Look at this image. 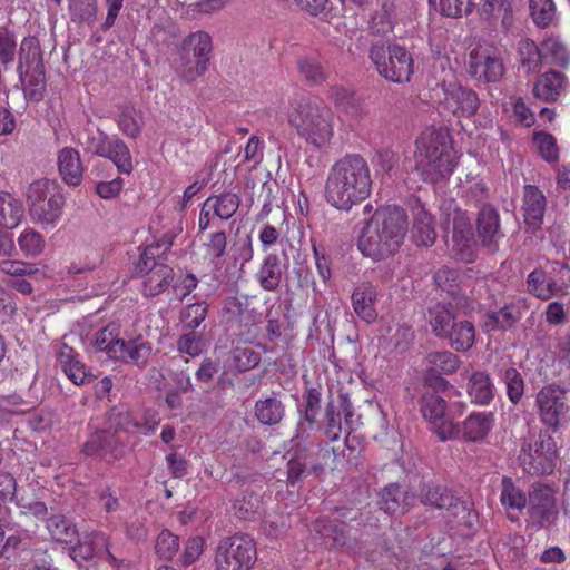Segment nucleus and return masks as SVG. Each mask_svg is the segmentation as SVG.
<instances>
[{"label": "nucleus", "mask_w": 570, "mask_h": 570, "mask_svg": "<svg viewBox=\"0 0 570 570\" xmlns=\"http://www.w3.org/2000/svg\"><path fill=\"white\" fill-rule=\"evenodd\" d=\"M409 228L405 210L399 206L377 208L366 222L358 239V248L373 261H384L401 248Z\"/></svg>", "instance_id": "obj_1"}, {"label": "nucleus", "mask_w": 570, "mask_h": 570, "mask_svg": "<svg viewBox=\"0 0 570 570\" xmlns=\"http://www.w3.org/2000/svg\"><path fill=\"white\" fill-rule=\"evenodd\" d=\"M371 191V169L362 156L346 155L333 164L325 184L328 204L341 210H350L364 202Z\"/></svg>", "instance_id": "obj_2"}, {"label": "nucleus", "mask_w": 570, "mask_h": 570, "mask_svg": "<svg viewBox=\"0 0 570 570\" xmlns=\"http://www.w3.org/2000/svg\"><path fill=\"white\" fill-rule=\"evenodd\" d=\"M415 167L425 180L436 181L454 168V151L450 130L431 126L416 140Z\"/></svg>", "instance_id": "obj_3"}, {"label": "nucleus", "mask_w": 570, "mask_h": 570, "mask_svg": "<svg viewBox=\"0 0 570 570\" xmlns=\"http://www.w3.org/2000/svg\"><path fill=\"white\" fill-rule=\"evenodd\" d=\"M287 122L308 146L322 148L334 136L332 110L318 99H301L291 105Z\"/></svg>", "instance_id": "obj_4"}, {"label": "nucleus", "mask_w": 570, "mask_h": 570, "mask_svg": "<svg viewBox=\"0 0 570 570\" xmlns=\"http://www.w3.org/2000/svg\"><path fill=\"white\" fill-rule=\"evenodd\" d=\"M213 50L212 37L198 30L184 38L174 60V69L178 77L187 83L196 81L208 69Z\"/></svg>", "instance_id": "obj_5"}, {"label": "nucleus", "mask_w": 570, "mask_h": 570, "mask_svg": "<svg viewBox=\"0 0 570 570\" xmlns=\"http://www.w3.org/2000/svg\"><path fill=\"white\" fill-rule=\"evenodd\" d=\"M370 59L379 75L391 82H407L414 72L412 55L396 43H373L370 48Z\"/></svg>", "instance_id": "obj_6"}, {"label": "nucleus", "mask_w": 570, "mask_h": 570, "mask_svg": "<svg viewBox=\"0 0 570 570\" xmlns=\"http://www.w3.org/2000/svg\"><path fill=\"white\" fill-rule=\"evenodd\" d=\"M421 501L440 510H444L445 517L455 527L471 531L478 523V513L456 498L450 490L441 485H426L422 490Z\"/></svg>", "instance_id": "obj_7"}, {"label": "nucleus", "mask_w": 570, "mask_h": 570, "mask_svg": "<svg viewBox=\"0 0 570 570\" xmlns=\"http://www.w3.org/2000/svg\"><path fill=\"white\" fill-rule=\"evenodd\" d=\"M256 559V547L247 535L235 534L219 541L216 556V570H249Z\"/></svg>", "instance_id": "obj_8"}, {"label": "nucleus", "mask_w": 570, "mask_h": 570, "mask_svg": "<svg viewBox=\"0 0 570 570\" xmlns=\"http://www.w3.org/2000/svg\"><path fill=\"white\" fill-rule=\"evenodd\" d=\"M523 470L533 475H550L553 473L558 450L554 440L550 435L540 434L528 443H524L520 453Z\"/></svg>", "instance_id": "obj_9"}, {"label": "nucleus", "mask_w": 570, "mask_h": 570, "mask_svg": "<svg viewBox=\"0 0 570 570\" xmlns=\"http://www.w3.org/2000/svg\"><path fill=\"white\" fill-rule=\"evenodd\" d=\"M567 391L558 384L551 383L542 386L535 395V406L543 425L558 431L567 421L569 405Z\"/></svg>", "instance_id": "obj_10"}, {"label": "nucleus", "mask_w": 570, "mask_h": 570, "mask_svg": "<svg viewBox=\"0 0 570 570\" xmlns=\"http://www.w3.org/2000/svg\"><path fill=\"white\" fill-rule=\"evenodd\" d=\"M83 145L94 155L109 158L120 173L129 174L132 169L128 147L118 138H110L99 129H86Z\"/></svg>", "instance_id": "obj_11"}, {"label": "nucleus", "mask_w": 570, "mask_h": 570, "mask_svg": "<svg viewBox=\"0 0 570 570\" xmlns=\"http://www.w3.org/2000/svg\"><path fill=\"white\" fill-rule=\"evenodd\" d=\"M173 245V236L165 234L155 244L145 247V268L148 266L147 258L155 261L163 257ZM173 278V269L163 263L154 262L145 275V288L148 287V295L161 293Z\"/></svg>", "instance_id": "obj_12"}, {"label": "nucleus", "mask_w": 570, "mask_h": 570, "mask_svg": "<svg viewBox=\"0 0 570 570\" xmlns=\"http://www.w3.org/2000/svg\"><path fill=\"white\" fill-rule=\"evenodd\" d=\"M443 216L445 227L452 228V239L460 259L471 262L475 242L470 217L452 204L443 207Z\"/></svg>", "instance_id": "obj_13"}, {"label": "nucleus", "mask_w": 570, "mask_h": 570, "mask_svg": "<svg viewBox=\"0 0 570 570\" xmlns=\"http://www.w3.org/2000/svg\"><path fill=\"white\" fill-rule=\"evenodd\" d=\"M94 347L97 352L106 353L108 358L126 363H137L140 356L135 341L126 342L118 337V327L115 324H109L96 333Z\"/></svg>", "instance_id": "obj_14"}, {"label": "nucleus", "mask_w": 570, "mask_h": 570, "mask_svg": "<svg viewBox=\"0 0 570 570\" xmlns=\"http://www.w3.org/2000/svg\"><path fill=\"white\" fill-rule=\"evenodd\" d=\"M505 68L497 49L479 47L469 56L468 72L478 81L497 82L504 75Z\"/></svg>", "instance_id": "obj_15"}, {"label": "nucleus", "mask_w": 570, "mask_h": 570, "mask_svg": "<svg viewBox=\"0 0 570 570\" xmlns=\"http://www.w3.org/2000/svg\"><path fill=\"white\" fill-rule=\"evenodd\" d=\"M420 410L441 441L452 440L458 435L456 425L445 416L446 403L441 396L434 393L424 394L420 402Z\"/></svg>", "instance_id": "obj_16"}, {"label": "nucleus", "mask_w": 570, "mask_h": 570, "mask_svg": "<svg viewBox=\"0 0 570 570\" xmlns=\"http://www.w3.org/2000/svg\"><path fill=\"white\" fill-rule=\"evenodd\" d=\"M443 98L441 106L456 117L474 116L480 107V99L475 91L456 82H443L441 86Z\"/></svg>", "instance_id": "obj_17"}, {"label": "nucleus", "mask_w": 570, "mask_h": 570, "mask_svg": "<svg viewBox=\"0 0 570 570\" xmlns=\"http://www.w3.org/2000/svg\"><path fill=\"white\" fill-rule=\"evenodd\" d=\"M124 443L125 440L106 425L90 434L82 445L81 452L87 456L99 458L110 462L122 455Z\"/></svg>", "instance_id": "obj_18"}, {"label": "nucleus", "mask_w": 570, "mask_h": 570, "mask_svg": "<svg viewBox=\"0 0 570 570\" xmlns=\"http://www.w3.org/2000/svg\"><path fill=\"white\" fill-rule=\"evenodd\" d=\"M357 422L346 397L340 396L325 409V434L331 441H336L342 434H350Z\"/></svg>", "instance_id": "obj_19"}, {"label": "nucleus", "mask_w": 570, "mask_h": 570, "mask_svg": "<svg viewBox=\"0 0 570 570\" xmlns=\"http://www.w3.org/2000/svg\"><path fill=\"white\" fill-rule=\"evenodd\" d=\"M529 514L541 528L550 527L558 515L556 498L551 488L537 485L529 493Z\"/></svg>", "instance_id": "obj_20"}, {"label": "nucleus", "mask_w": 570, "mask_h": 570, "mask_svg": "<svg viewBox=\"0 0 570 570\" xmlns=\"http://www.w3.org/2000/svg\"><path fill=\"white\" fill-rule=\"evenodd\" d=\"M515 0H478L474 2V10L479 18L489 23L498 20L504 30H510L513 26V3Z\"/></svg>", "instance_id": "obj_21"}, {"label": "nucleus", "mask_w": 570, "mask_h": 570, "mask_svg": "<svg viewBox=\"0 0 570 570\" xmlns=\"http://www.w3.org/2000/svg\"><path fill=\"white\" fill-rule=\"evenodd\" d=\"M426 377L425 380L432 384L435 381V386L446 387L448 382L439 376V374H452L460 366V360L456 355L449 351L432 352L426 358Z\"/></svg>", "instance_id": "obj_22"}, {"label": "nucleus", "mask_w": 570, "mask_h": 570, "mask_svg": "<svg viewBox=\"0 0 570 570\" xmlns=\"http://www.w3.org/2000/svg\"><path fill=\"white\" fill-rule=\"evenodd\" d=\"M376 298V287L368 282L358 284L351 296L355 314L368 324L374 323L377 318L375 308Z\"/></svg>", "instance_id": "obj_23"}, {"label": "nucleus", "mask_w": 570, "mask_h": 570, "mask_svg": "<svg viewBox=\"0 0 570 570\" xmlns=\"http://www.w3.org/2000/svg\"><path fill=\"white\" fill-rule=\"evenodd\" d=\"M57 356L63 372L73 384L83 385L95 379L79 360V354L68 344L61 343Z\"/></svg>", "instance_id": "obj_24"}, {"label": "nucleus", "mask_w": 570, "mask_h": 570, "mask_svg": "<svg viewBox=\"0 0 570 570\" xmlns=\"http://www.w3.org/2000/svg\"><path fill=\"white\" fill-rule=\"evenodd\" d=\"M546 205V197L537 186L527 185L524 187L522 210L524 222L532 230H537L541 226Z\"/></svg>", "instance_id": "obj_25"}, {"label": "nucleus", "mask_w": 570, "mask_h": 570, "mask_svg": "<svg viewBox=\"0 0 570 570\" xmlns=\"http://www.w3.org/2000/svg\"><path fill=\"white\" fill-rule=\"evenodd\" d=\"M58 170L61 179L72 187L81 184L83 177V166L80 154L72 147H65L58 153Z\"/></svg>", "instance_id": "obj_26"}, {"label": "nucleus", "mask_w": 570, "mask_h": 570, "mask_svg": "<svg viewBox=\"0 0 570 570\" xmlns=\"http://www.w3.org/2000/svg\"><path fill=\"white\" fill-rule=\"evenodd\" d=\"M478 235L483 245H494L500 237V218L498 210L491 205H484L476 219Z\"/></svg>", "instance_id": "obj_27"}, {"label": "nucleus", "mask_w": 570, "mask_h": 570, "mask_svg": "<svg viewBox=\"0 0 570 570\" xmlns=\"http://www.w3.org/2000/svg\"><path fill=\"white\" fill-rule=\"evenodd\" d=\"M414 495L403 492L399 484L386 485L380 494V505L389 513H405L414 503Z\"/></svg>", "instance_id": "obj_28"}, {"label": "nucleus", "mask_w": 570, "mask_h": 570, "mask_svg": "<svg viewBox=\"0 0 570 570\" xmlns=\"http://www.w3.org/2000/svg\"><path fill=\"white\" fill-rule=\"evenodd\" d=\"M17 72L22 85L24 98L32 102L41 101L47 87L46 70L37 68V70L21 71V66H17Z\"/></svg>", "instance_id": "obj_29"}, {"label": "nucleus", "mask_w": 570, "mask_h": 570, "mask_svg": "<svg viewBox=\"0 0 570 570\" xmlns=\"http://www.w3.org/2000/svg\"><path fill=\"white\" fill-rule=\"evenodd\" d=\"M500 502L507 511L521 512L528 504V495L517 481L503 476L500 488Z\"/></svg>", "instance_id": "obj_30"}, {"label": "nucleus", "mask_w": 570, "mask_h": 570, "mask_svg": "<svg viewBox=\"0 0 570 570\" xmlns=\"http://www.w3.org/2000/svg\"><path fill=\"white\" fill-rule=\"evenodd\" d=\"M322 471L323 468L314 462L312 454L298 452L287 463V481L294 485L308 474H320Z\"/></svg>", "instance_id": "obj_31"}, {"label": "nucleus", "mask_w": 570, "mask_h": 570, "mask_svg": "<svg viewBox=\"0 0 570 570\" xmlns=\"http://www.w3.org/2000/svg\"><path fill=\"white\" fill-rule=\"evenodd\" d=\"M494 424V415L491 412L470 414L463 423V435L469 441H480L488 435Z\"/></svg>", "instance_id": "obj_32"}, {"label": "nucleus", "mask_w": 570, "mask_h": 570, "mask_svg": "<svg viewBox=\"0 0 570 570\" xmlns=\"http://www.w3.org/2000/svg\"><path fill=\"white\" fill-rule=\"evenodd\" d=\"M256 278L262 288L267 292H274L278 288L282 279V267L281 259L276 254H268L264 258Z\"/></svg>", "instance_id": "obj_33"}, {"label": "nucleus", "mask_w": 570, "mask_h": 570, "mask_svg": "<svg viewBox=\"0 0 570 570\" xmlns=\"http://www.w3.org/2000/svg\"><path fill=\"white\" fill-rule=\"evenodd\" d=\"M429 321L432 332L439 338L448 335L452 326L458 322L452 311V305L445 303H436L429 309Z\"/></svg>", "instance_id": "obj_34"}, {"label": "nucleus", "mask_w": 570, "mask_h": 570, "mask_svg": "<svg viewBox=\"0 0 570 570\" xmlns=\"http://www.w3.org/2000/svg\"><path fill=\"white\" fill-rule=\"evenodd\" d=\"M18 56V66H21V71L45 69L42 51L36 37L29 36L21 41Z\"/></svg>", "instance_id": "obj_35"}, {"label": "nucleus", "mask_w": 570, "mask_h": 570, "mask_svg": "<svg viewBox=\"0 0 570 570\" xmlns=\"http://www.w3.org/2000/svg\"><path fill=\"white\" fill-rule=\"evenodd\" d=\"M65 197L60 193L50 195L46 200L31 209L32 219L43 224H55L62 214Z\"/></svg>", "instance_id": "obj_36"}, {"label": "nucleus", "mask_w": 570, "mask_h": 570, "mask_svg": "<svg viewBox=\"0 0 570 570\" xmlns=\"http://www.w3.org/2000/svg\"><path fill=\"white\" fill-rule=\"evenodd\" d=\"M495 387L487 372H475L470 376L468 393L476 404H488L494 397Z\"/></svg>", "instance_id": "obj_37"}, {"label": "nucleus", "mask_w": 570, "mask_h": 570, "mask_svg": "<svg viewBox=\"0 0 570 570\" xmlns=\"http://www.w3.org/2000/svg\"><path fill=\"white\" fill-rule=\"evenodd\" d=\"M315 530L330 540L335 549L344 548L348 543L347 525L342 521L321 519L315 523Z\"/></svg>", "instance_id": "obj_38"}, {"label": "nucleus", "mask_w": 570, "mask_h": 570, "mask_svg": "<svg viewBox=\"0 0 570 570\" xmlns=\"http://www.w3.org/2000/svg\"><path fill=\"white\" fill-rule=\"evenodd\" d=\"M566 83L564 77L556 71H550L542 75L535 82L533 92L534 96L544 100L552 101L562 91Z\"/></svg>", "instance_id": "obj_39"}, {"label": "nucleus", "mask_w": 570, "mask_h": 570, "mask_svg": "<svg viewBox=\"0 0 570 570\" xmlns=\"http://www.w3.org/2000/svg\"><path fill=\"white\" fill-rule=\"evenodd\" d=\"M521 317L520 309L513 305H505L499 311L485 315L483 326L485 331H501L512 327Z\"/></svg>", "instance_id": "obj_40"}, {"label": "nucleus", "mask_w": 570, "mask_h": 570, "mask_svg": "<svg viewBox=\"0 0 570 570\" xmlns=\"http://www.w3.org/2000/svg\"><path fill=\"white\" fill-rule=\"evenodd\" d=\"M449 332L443 338L448 340L450 346L455 351H468L474 344L475 330L469 321H458Z\"/></svg>", "instance_id": "obj_41"}, {"label": "nucleus", "mask_w": 570, "mask_h": 570, "mask_svg": "<svg viewBox=\"0 0 570 570\" xmlns=\"http://www.w3.org/2000/svg\"><path fill=\"white\" fill-rule=\"evenodd\" d=\"M296 65L299 76L307 85L321 86L326 82L328 73L316 57H301Z\"/></svg>", "instance_id": "obj_42"}, {"label": "nucleus", "mask_w": 570, "mask_h": 570, "mask_svg": "<svg viewBox=\"0 0 570 570\" xmlns=\"http://www.w3.org/2000/svg\"><path fill=\"white\" fill-rule=\"evenodd\" d=\"M541 60L548 65L566 67L570 61V53L558 37H549L541 42Z\"/></svg>", "instance_id": "obj_43"}, {"label": "nucleus", "mask_w": 570, "mask_h": 570, "mask_svg": "<svg viewBox=\"0 0 570 570\" xmlns=\"http://www.w3.org/2000/svg\"><path fill=\"white\" fill-rule=\"evenodd\" d=\"M24 209L21 200L10 194H0V225L6 229H12L19 225Z\"/></svg>", "instance_id": "obj_44"}, {"label": "nucleus", "mask_w": 570, "mask_h": 570, "mask_svg": "<svg viewBox=\"0 0 570 570\" xmlns=\"http://www.w3.org/2000/svg\"><path fill=\"white\" fill-rule=\"evenodd\" d=\"M106 425L118 435L121 432L127 434L136 433L140 429L139 422L125 407H112L107 414Z\"/></svg>", "instance_id": "obj_45"}, {"label": "nucleus", "mask_w": 570, "mask_h": 570, "mask_svg": "<svg viewBox=\"0 0 570 570\" xmlns=\"http://www.w3.org/2000/svg\"><path fill=\"white\" fill-rule=\"evenodd\" d=\"M435 230L432 216L423 208L419 209L413 220V237L420 246H430L435 240Z\"/></svg>", "instance_id": "obj_46"}, {"label": "nucleus", "mask_w": 570, "mask_h": 570, "mask_svg": "<svg viewBox=\"0 0 570 570\" xmlns=\"http://www.w3.org/2000/svg\"><path fill=\"white\" fill-rule=\"evenodd\" d=\"M208 200L213 204L214 216L222 220L232 218L240 205V196L233 191L213 195L208 197Z\"/></svg>", "instance_id": "obj_47"}, {"label": "nucleus", "mask_w": 570, "mask_h": 570, "mask_svg": "<svg viewBox=\"0 0 570 570\" xmlns=\"http://www.w3.org/2000/svg\"><path fill=\"white\" fill-rule=\"evenodd\" d=\"M528 289L541 299H549L561 291L542 269H534L529 274Z\"/></svg>", "instance_id": "obj_48"}, {"label": "nucleus", "mask_w": 570, "mask_h": 570, "mask_svg": "<svg viewBox=\"0 0 570 570\" xmlns=\"http://www.w3.org/2000/svg\"><path fill=\"white\" fill-rule=\"evenodd\" d=\"M284 405L276 397L259 400L255 404V415L264 425L278 424L284 416Z\"/></svg>", "instance_id": "obj_49"}, {"label": "nucleus", "mask_w": 570, "mask_h": 570, "mask_svg": "<svg viewBox=\"0 0 570 570\" xmlns=\"http://www.w3.org/2000/svg\"><path fill=\"white\" fill-rule=\"evenodd\" d=\"M47 529L52 539L58 542L72 543L78 537L76 527L60 514H53L47 519Z\"/></svg>", "instance_id": "obj_50"}, {"label": "nucleus", "mask_w": 570, "mask_h": 570, "mask_svg": "<svg viewBox=\"0 0 570 570\" xmlns=\"http://www.w3.org/2000/svg\"><path fill=\"white\" fill-rule=\"evenodd\" d=\"M518 53L521 66L527 72H537L542 62L541 46L538 47L531 39H521L518 45Z\"/></svg>", "instance_id": "obj_51"}, {"label": "nucleus", "mask_w": 570, "mask_h": 570, "mask_svg": "<svg viewBox=\"0 0 570 570\" xmlns=\"http://www.w3.org/2000/svg\"><path fill=\"white\" fill-rule=\"evenodd\" d=\"M435 9L443 16L460 18L469 16L474 10L472 0H430Z\"/></svg>", "instance_id": "obj_52"}, {"label": "nucleus", "mask_w": 570, "mask_h": 570, "mask_svg": "<svg viewBox=\"0 0 570 570\" xmlns=\"http://www.w3.org/2000/svg\"><path fill=\"white\" fill-rule=\"evenodd\" d=\"M530 14L533 22L541 27H548L554 18V3L552 0H530Z\"/></svg>", "instance_id": "obj_53"}, {"label": "nucleus", "mask_w": 570, "mask_h": 570, "mask_svg": "<svg viewBox=\"0 0 570 570\" xmlns=\"http://www.w3.org/2000/svg\"><path fill=\"white\" fill-rule=\"evenodd\" d=\"M507 384V394L513 404H518L524 393V381L520 372L514 367H509L504 373Z\"/></svg>", "instance_id": "obj_54"}, {"label": "nucleus", "mask_w": 570, "mask_h": 570, "mask_svg": "<svg viewBox=\"0 0 570 570\" xmlns=\"http://www.w3.org/2000/svg\"><path fill=\"white\" fill-rule=\"evenodd\" d=\"M179 549L178 537L168 530L161 531L155 543L156 553L165 560H170Z\"/></svg>", "instance_id": "obj_55"}, {"label": "nucleus", "mask_w": 570, "mask_h": 570, "mask_svg": "<svg viewBox=\"0 0 570 570\" xmlns=\"http://www.w3.org/2000/svg\"><path fill=\"white\" fill-rule=\"evenodd\" d=\"M17 52L14 33L8 28L0 27V62L7 68L13 62Z\"/></svg>", "instance_id": "obj_56"}, {"label": "nucleus", "mask_w": 570, "mask_h": 570, "mask_svg": "<svg viewBox=\"0 0 570 570\" xmlns=\"http://www.w3.org/2000/svg\"><path fill=\"white\" fill-rule=\"evenodd\" d=\"M20 249L26 256H38L45 246L43 237L36 230L29 229L18 238Z\"/></svg>", "instance_id": "obj_57"}, {"label": "nucleus", "mask_w": 570, "mask_h": 570, "mask_svg": "<svg viewBox=\"0 0 570 570\" xmlns=\"http://www.w3.org/2000/svg\"><path fill=\"white\" fill-rule=\"evenodd\" d=\"M177 350L179 353L191 357L200 355L204 350V340L202 334L197 332H189L181 335L177 341Z\"/></svg>", "instance_id": "obj_58"}, {"label": "nucleus", "mask_w": 570, "mask_h": 570, "mask_svg": "<svg viewBox=\"0 0 570 570\" xmlns=\"http://www.w3.org/2000/svg\"><path fill=\"white\" fill-rule=\"evenodd\" d=\"M235 366L245 372L256 367L261 362V355L252 347H237L233 352Z\"/></svg>", "instance_id": "obj_59"}, {"label": "nucleus", "mask_w": 570, "mask_h": 570, "mask_svg": "<svg viewBox=\"0 0 570 570\" xmlns=\"http://www.w3.org/2000/svg\"><path fill=\"white\" fill-rule=\"evenodd\" d=\"M208 308L207 305L204 302H198L194 304H189L183 312H181V321L185 323L186 327L188 328H197L207 316Z\"/></svg>", "instance_id": "obj_60"}, {"label": "nucleus", "mask_w": 570, "mask_h": 570, "mask_svg": "<svg viewBox=\"0 0 570 570\" xmlns=\"http://www.w3.org/2000/svg\"><path fill=\"white\" fill-rule=\"evenodd\" d=\"M534 141L538 146L539 153L547 161H556L559 158V149L556 138L546 132L535 134Z\"/></svg>", "instance_id": "obj_61"}, {"label": "nucleus", "mask_w": 570, "mask_h": 570, "mask_svg": "<svg viewBox=\"0 0 570 570\" xmlns=\"http://www.w3.org/2000/svg\"><path fill=\"white\" fill-rule=\"evenodd\" d=\"M52 184L49 180H37L30 184L27 191V202L29 205V212L39 205L41 202L50 197V187Z\"/></svg>", "instance_id": "obj_62"}, {"label": "nucleus", "mask_w": 570, "mask_h": 570, "mask_svg": "<svg viewBox=\"0 0 570 570\" xmlns=\"http://www.w3.org/2000/svg\"><path fill=\"white\" fill-rule=\"evenodd\" d=\"M97 13L96 0H76L72 6V20L92 22Z\"/></svg>", "instance_id": "obj_63"}, {"label": "nucleus", "mask_w": 570, "mask_h": 570, "mask_svg": "<svg viewBox=\"0 0 570 570\" xmlns=\"http://www.w3.org/2000/svg\"><path fill=\"white\" fill-rule=\"evenodd\" d=\"M100 541L96 540L95 537L91 540H85L82 542H78L71 549V557L75 561H88L92 559L95 556L99 554L97 546Z\"/></svg>", "instance_id": "obj_64"}]
</instances>
